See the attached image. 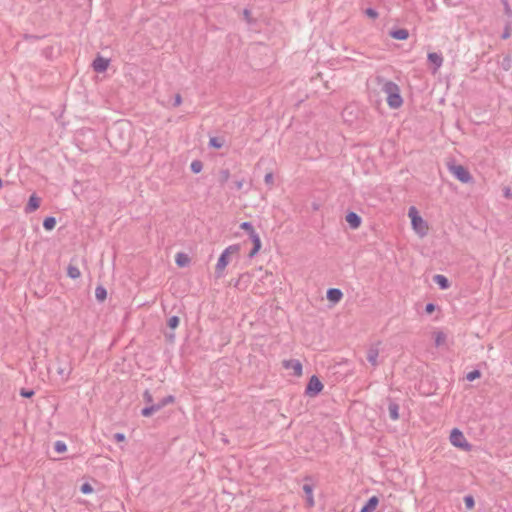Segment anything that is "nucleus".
Here are the masks:
<instances>
[{
	"mask_svg": "<svg viewBox=\"0 0 512 512\" xmlns=\"http://www.w3.org/2000/svg\"><path fill=\"white\" fill-rule=\"evenodd\" d=\"M449 442L453 447L461 451L469 452L472 450V445L470 444L464 433L458 428H453L450 431Z\"/></svg>",
	"mask_w": 512,
	"mask_h": 512,
	"instance_id": "3",
	"label": "nucleus"
},
{
	"mask_svg": "<svg viewBox=\"0 0 512 512\" xmlns=\"http://www.w3.org/2000/svg\"><path fill=\"white\" fill-rule=\"evenodd\" d=\"M503 3H504V6H505V11H506V13H507L508 15H510V14H511V8H510V6H509L508 2H507L506 0H503Z\"/></svg>",
	"mask_w": 512,
	"mask_h": 512,
	"instance_id": "41",
	"label": "nucleus"
},
{
	"mask_svg": "<svg viewBox=\"0 0 512 512\" xmlns=\"http://www.w3.org/2000/svg\"><path fill=\"white\" fill-rule=\"evenodd\" d=\"M303 491L305 493L306 506L308 508H312L315 505V499L313 494V488L311 485L305 484L303 486Z\"/></svg>",
	"mask_w": 512,
	"mask_h": 512,
	"instance_id": "12",
	"label": "nucleus"
},
{
	"mask_svg": "<svg viewBox=\"0 0 512 512\" xmlns=\"http://www.w3.org/2000/svg\"><path fill=\"white\" fill-rule=\"evenodd\" d=\"M240 252L239 244H232L226 247L218 258L215 265V271L218 277H222L226 267L229 265L231 257L238 255Z\"/></svg>",
	"mask_w": 512,
	"mask_h": 512,
	"instance_id": "2",
	"label": "nucleus"
},
{
	"mask_svg": "<svg viewBox=\"0 0 512 512\" xmlns=\"http://www.w3.org/2000/svg\"><path fill=\"white\" fill-rule=\"evenodd\" d=\"M40 198L36 194H32L28 200V203L25 207L26 213H31L36 211L40 207Z\"/></svg>",
	"mask_w": 512,
	"mask_h": 512,
	"instance_id": "11",
	"label": "nucleus"
},
{
	"mask_svg": "<svg viewBox=\"0 0 512 512\" xmlns=\"http://www.w3.org/2000/svg\"><path fill=\"white\" fill-rule=\"evenodd\" d=\"M480 377H481V373L479 370H473L466 375V378L468 381H474Z\"/></svg>",
	"mask_w": 512,
	"mask_h": 512,
	"instance_id": "28",
	"label": "nucleus"
},
{
	"mask_svg": "<svg viewBox=\"0 0 512 512\" xmlns=\"http://www.w3.org/2000/svg\"><path fill=\"white\" fill-rule=\"evenodd\" d=\"M326 297H327L328 301L331 302L332 304H337L342 300L343 293L340 289L331 288V289H328V291L326 293Z\"/></svg>",
	"mask_w": 512,
	"mask_h": 512,
	"instance_id": "9",
	"label": "nucleus"
},
{
	"mask_svg": "<svg viewBox=\"0 0 512 512\" xmlns=\"http://www.w3.org/2000/svg\"><path fill=\"white\" fill-rule=\"evenodd\" d=\"M379 503V499L376 496H372L365 506L362 507L360 512H373Z\"/></svg>",
	"mask_w": 512,
	"mask_h": 512,
	"instance_id": "17",
	"label": "nucleus"
},
{
	"mask_svg": "<svg viewBox=\"0 0 512 512\" xmlns=\"http://www.w3.org/2000/svg\"><path fill=\"white\" fill-rule=\"evenodd\" d=\"M425 311L427 314H432L435 311V305L432 303H428L425 307Z\"/></svg>",
	"mask_w": 512,
	"mask_h": 512,
	"instance_id": "38",
	"label": "nucleus"
},
{
	"mask_svg": "<svg viewBox=\"0 0 512 512\" xmlns=\"http://www.w3.org/2000/svg\"><path fill=\"white\" fill-rule=\"evenodd\" d=\"M54 449H55V451H56L57 453H64V452H66V450H67V446H66V444H65L64 442H62V441H57V442H55V444H54Z\"/></svg>",
	"mask_w": 512,
	"mask_h": 512,
	"instance_id": "27",
	"label": "nucleus"
},
{
	"mask_svg": "<svg viewBox=\"0 0 512 512\" xmlns=\"http://www.w3.org/2000/svg\"><path fill=\"white\" fill-rule=\"evenodd\" d=\"M390 36L396 40H406L409 37V33L406 29H397L392 31Z\"/></svg>",
	"mask_w": 512,
	"mask_h": 512,
	"instance_id": "21",
	"label": "nucleus"
},
{
	"mask_svg": "<svg viewBox=\"0 0 512 512\" xmlns=\"http://www.w3.org/2000/svg\"><path fill=\"white\" fill-rule=\"evenodd\" d=\"M282 367L290 371L291 375L295 377H301L303 375V366L302 363L297 359H284L282 362Z\"/></svg>",
	"mask_w": 512,
	"mask_h": 512,
	"instance_id": "5",
	"label": "nucleus"
},
{
	"mask_svg": "<svg viewBox=\"0 0 512 512\" xmlns=\"http://www.w3.org/2000/svg\"><path fill=\"white\" fill-rule=\"evenodd\" d=\"M210 145L212 147H215V148H221L222 143H221V141H219L218 138H211L210 139Z\"/></svg>",
	"mask_w": 512,
	"mask_h": 512,
	"instance_id": "36",
	"label": "nucleus"
},
{
	"mask_svg": "<svg viewBox=\"0 0 512 512\" xmlns=\"http://www.w3.org/2000/svg\"><path fill=\"white\" fill-rule=\"evenodd\" d=\"M428 60L430 63L434 65V71L436 72L443 63V58L440 54H437L435 52L428 54Z\"/></svg>",
	"mask_w": 512,
	"mask_h": 512,
	"instance_id": "15",
	"label": "nucleus"
},
{
	"mask_svg": "<svg viewBox=\"0 0 512 512\" xmlns=\"http://www.w3.org/2000/svg\"><path fill=\"white\" fill-rule=\"evenodd\" d=\"M114 438H115V440H116L117 442H124V441H125V439H126V437H125V435H124L123 433H116V434L114 435Z\"/></svg>",
	"mask_w": 512,
	"mask_h": 512,
	"instance_id": "40",
	"label": "nucleus"
},
{
	"mask_svg": "<svg viewBox=\"0 0 512 512\" xmlns=\"http://www.w3.org/2000/svg\"><path fill=\"white\" fill-rule=\"evenodd\" d=\"M81 492L83 494H91L93 492V488H92V486L89 483H84L81 486Z\"/></svg>",
	"mask_w": 512,
	"mask_h": 512,
	"instance_id": "34",
	"label": "nucleus"
},
{
	"mask_svg": "<svg viewBox=\"0 0 512 512\" xmlns=\"http://www.w3.org/2000/svg\"><path fill=\"white\" fill-rule=\"evenodd\" d=\"M191 259L188 254L178 252L175 254V263L178 267H186L190 264Z\"/></svg>",
	"mask_w": 512,
	"mask_h": 512,
	"instance_id": "14",
	"label": "nucleus"
},
{
	"mask_svg": "<svg viewBox=\"0 0 512 512\" xmlns=\"http://www.w3.org/2000/svg\"><path fill=\"white\" fill-rule=\"evenodd\" d=\"M190 168H191V171L193 173L198 174V173H200L202 171L203 164L199 160H194V161L191 162Z\"/></svg>",
	"mask_w": 512,
	"mask_h": 512,
	"instance_id": "25",
	"label": "nucleus"
},
{
	"mask_svg": "<svg viewBox=\"0 0 512 512\" xmlns=\"http://www.w3.org/2000/svg\"><path fill=\"white\" fill-rule=\"evenodd\" d=\"M21 396L25 397V398H30L34 395V392L32 390L30 391H27V390H21L20 392Z\"/></svg>",
	"mask_w": 512,
	"mask_h": 512,
	"instance_id": "39",
	"label": "nucleus"
},
{
	"mask_svg": "<svg viewBox=\"0 0 512 512\" xmlns=\"http://www.w3.org/2000/svg\"><path fill=\"white\" fill-rule=\"evenodd\" d=\"M95 297L100 302L105 301L107 298V290L103 286H97L95 289Z\"/></svg>",
	"mask_w": 512,
	"mask_h": 512,
	"instance_id": "23",
	"label": "nucleus"
},
{
	"mask_svg": "<svg viewBox=\"0 0 512 512\" xmlns=\"http://www.w3.org/2000/svg\"><path fill=\"white\" fill-rule=\"evenodd\" d=\"M346 222L352 229H358L361 226L362 220L361 217L355 212H349L346 217Z\"/></svg>",
	"mask_w": 512,
	"mask_h": 512,
	"instance_id": "10",
	"label": "nucleus"
},
{
	"mask_svg": "<svg viewBox=\"0 0 512 512\" xmlns=\"http://www.w3.org/2000/svg\"><path fill=\"white\" fill-rule=\"evenodd\" d=\"M408 218L410 219L413 232L420 238H424L430 231V225L426 219L422 217L420 211L415 206L408 209Z\"/></svg>",
	"mask_w": 512,
	"mask_h": 512,
	"instance_id": "1",
	"label": "nucleus"
},
{
	"mask_svg": "<svg viewBox=\"0 0 512 512\" xmlns=\"http://www.w3.org/2000/svg\"><path fill=\"white\" fill-rule=\"evenodd\" d=\"M174 401H175V398L172 395H169V396L165 397L164 399H162L159 402V405H162V407H164L166 405L174 403Z\"/></svg>",
	"mask_w": 512,
	"mask_h": 512,
	"instance_id": "32",
	"label": "nucleus"
},
{
	"mask_svg": "<svg viewBox=\"0 0 512 512\" xmlns=\"http://www.w3.org/2000/svg\"><path fill=\"white\" fill-rule=\"evenodd\" d=\"M143 397H144V400L148 403V404H152L153 402V398H152V395L149 391H145L144 394H143Z\"/></svg>",
	"mask_w": 512,
	"mask_h": 512,
	"instance_id": "37",
	"label": "nucleus"
},
{
	"mask_svg": "<svg viewBox=\"0 0 512 512\" xmlns=\"http://www.w3.org/2000/svg\"><path fill=\"white\" fill-rule=\"evenodd\" d=\"M179 318L177 316H173L168 320V326L171 329H176L179 325Z\"/></svg>",
	"mask_w": 512,
	"mask_h": 512,
	"instance_id": "30",
	"label": "nucleus"
},
{
	"mask_svg": "<svg viewBox=\"0 0 512 512\" xmlns=\"http://www.w3.org/2000/svg\"><path fill=\"white\" fill-rule=\"evenodd\" d=\"M67 274L72 279H78L81 276L80 269L76 265L72 264L68 266Z\"/></svg>",
	"mask_w": 512,
	"mask_h": 512,
	"instance_id": "22",
	"label": "nucleus"
},
{
	"mask_svg": "<svg viewBox=\"0 0 512 512\" xmlns=\"http://www.w3.org/2000/svg\"><path fill=\"white\" fill-rule=\"evenodd\" d=\"M323 388L324 386L320 379L314 375L309 379L306 387V394L310 396H316L323 390Z\"/></svg>",
	"mask_w": 512,
	"mask_h": 512,
	"instance_id": "7",
	"label": "nucleus"
},
{
	"mask_svg": "<svg viewBox=\"0 0 512 512\" xmlns=\"http://www.w3.org/2000/svg\"><path fill=\"white\" fill-rule=\"evenodd\" d=\"M264 181H265V183L267 185L273 186V184H274V175H273V173L272 172L267 173L265 175V177H264Z\"/></svg>",
	"mask_w": 512,
	"mask_h": 512,
	"instance_id": "33",
	"label": "nucleus"
},
{
	"mask_svg": "<svg viewBox=\"0 0 512 512\" xmlns=\"http://www.w3.org/2000/svg\"><path fill=\"white\" fill-rule=\"evenodd\" d=\"M433 338L437 347L443 346L447 340V336L443 331H435L433 333Z\"/></svg>",
	"mask_w": 512,
	"mask_h": 512,
	"instance_id": "19",
	"label": "nucleus"
},
{
	"mask_svg": "<svg viewBox=\"0 0 512 512\" xmlns=\"http://www.w3.org/2000/svg\"><path fill=\"white\" fill-rule=\"evenodd\" d=\"M43 226L47 231H51L56 226V220L54 217H47L44 219Z\"/></svg>",
	"mask_w": 512,
	"mask_h": 512,
	"instance_id": "24",
	"label": "nucleus"
},
{
	"mask_svg": "<svg viewBox=\"0 0 512 512\" xmlns=\"http://www.w3.org/2000/svg\"><path fill=\"white\" fill-rule=\"evenodd\" d=\"M365 14L371 19H376L378 17L377 11L371 8L366 9Z\"/></svg>",
	"mask_w": 512,
	"mask_h": 512,
	"instance_id": "35",
	"label": "nucleus"
},
{
	"mask_svg": "<svg viewBox=\"0 0 512 512\" xmlns=\"http://www.w3.org/2000/svg\"><path fill=\"white\" fill-rule=\"evenodd\" d=\"M240 227H241V229L246 231L250 237H252V235L257 234V232L255 231L254 227L252 226V224L250 222H243L240 225Z\"/></svg>",
	"mask_w": 512,
	"mask_h": 512,
	"instance_id": "26",
	"label": "nucleus"
},
{
	"mask_svg": "<svg viewBox=\"0 0 512 512\" xmlns=\"http://www.w3.org/2000/svg\"><path fill=\"white\" fill-rule=\"evenodd\" d=\"M433 280L443 290L450 287V283L444 275L437 274L433 277Z\"/></svg>",
	"mask_w": 512,
	"mask_h": 512,
	"instance_id": "18",
	"label": "nucleus"
},
{
	"mask_svg": "<svg viewBox=\"0 0 512 512\" xmlns=\"http://www.w3.org/2000/svg\"><path fill=\"white\" fill-rule=\"evenodd\" d=\"M162 408V405H159L158 404H150L149 406L145 407L142 409L141 413L144 417H149L151 416L153 413L157 412L158 410H160Z\"/></svg>",
	"mask_w": 512,
	"mask_h": 512,
	"instance_id": "20",
	"label": "nucleus"
},
{
	"mask_svg": "<svg viewBox=\"0 0 512 512\" xmlns=\"http://www.w3.org/2000/svg\"><path fill=\"white\" fill-rule=\"evenodd\" d=\"M250 239L253 243V249L249 253V256L254 257L260 251V249L262 247V243H261V239H260V236L258 235V233L255 235H252V237H250Z\"/></svg>",
	"mask_w": 512,
	"mask_h": 512,
	"instance_id": "16",
	"label": "nucleus"
},
{
	"mask_svg": "<svg viewBox=\"0 0 512 512\" xmlns=\"http://www.w3.org/2000/svg\"><path fill=\"white\" fill-rule=\"evenodd\" d=\"M449 171L462 183H469L472 180L470 172L462 165H450Z\"/></svg>",
	"mask_w": 512,
	"mask_h": 512,
	"instance_id": "6",
	"label": "nucleus"
},
{
	"mask_svg": "<svg viewBox=\"0 0 512 512\" xmlns=\"http://www.w3.org/2000/svg\"><path fill=\"white\" fill-rule=\"evenodd\" d=\"M385 93L387 94V104L392 109H398L403 104V99L400 95V89L396 84L388 83L385 85Z\"/></svg>",
	"mask_w": 512,
	"mask_h": 512,
	"instance_id": "4",
	"label": "nucleus"
},
{
	"mask_svg": "<svg viewBox=\"0 0 512 512\" xmlns=\"http://www.w3.org/2000/svg\"><path fill=\"white\" fill-rule=\"evenodd\" d=\"M109 66H110V60L107 58H104L100 55H98L92 63V67H93L94 71H96L98 73L105 72L109 68Z\"/></svg>",
	"mask_w": 512,
	"mask_h": 512,
	"instance_id": "8",
	"label": "nucleus"
},
{
	"mask_svg": "<svg viewBox=\"0 0 512 512\" xmlns=\"http://www.w3.org/2000/svg\"><path fill=\"white\" fill-rule=\"evenodd\" d=\"M505 195H506L507 198L512 199V192L507 191Z\"/></svg>",
	"mask_w": 512,
	"mask_h": 512,
	"instance_id": "42",
	"label": "nucleus"
},
{
	"mask_svg": "<svg viewBox=\"0 0 512 512\" xmlns=\"http://www.w3.org/2000/svg\"><path fill=\"white\" fill-rule=\"evenodd\" d=\"M464 503H465V506L467 509L471 510L474 508V505H475V501H474V498L470 495L466 496L464 498Z\"/></svg>",
	"mask_w": 512,
	"mask_h": 512,
	"instance_id": "29",
	"label": "nucleus"
},
{
	"mask_svg": "<svg viewBox=\"0 0 512 512\" xmlns=\"http://www.w3.org/2000/svg\"><path fill=\"white\" fill-rule=\"evenodd\" d=\"M379 349L377 346H371L367 351V360L372 366L378 365Z\"/></svg>",
	"mask_w": 512,
	"mask_h": 512,
	"instance_id": "13",
	"label": "nucleus"
},
{
	"mask_svg": "<svg viewBox=\"0 0 512 512\" xmlns=\"http://www.w3.org/2000/svg\"><path fill=\"white\" fill-rule=\"evenodd\" d=\"M389 412H390V417L393 420H397L399 418L398 407L396 405L390 406Z\"/></svg>",
	"mask_w": 512,
	"mask_h": 512,
	"instance_id": "31",
	"label": "nucleus"
}]
</instances>
